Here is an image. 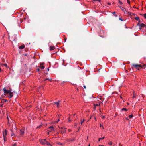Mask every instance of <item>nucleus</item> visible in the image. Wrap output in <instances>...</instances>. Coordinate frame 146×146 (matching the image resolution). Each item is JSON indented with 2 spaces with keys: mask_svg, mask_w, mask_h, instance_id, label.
<instances>
[{
  "mask_svg": "<svg viewBox=\"0 0 146 146\" xmlns=\"http://www.w3.org/2000/svg\"><path fill=\"white\" fill-rule=\"evenodd\" d=\"M59 144H60V145H62V144L61 143H59Z\"/></svg>",
  "mask_w": 146,
  "mask_h": 146,
  "instance_id": "nucleus-46",
  "label": "nucleus"
},
{
  "mask_svg": "<svg viewBox=\"0 0 146 146\" xmlns=\"http://www.w3.org/2000/svg\"><path fill=\"white\" fill-rule=\"evenodd\" d=\"M141 66H139L140 67L145 68L146 66V65L145 64H143V65H140Z\"/></svg>",
  "mask_w": 146,
  "mask_h": 146,
  "instance_id": "nucleus-14",
  "label": "nucleus"
},
{
  "mask_svg": "<svg viewBox=\"0 0 146 146\" xmlns=\"http://www.w3.org/2000/svg\"><path fill=\"white\" fill-rule=\"evenodd\" d=\"M119 3L121 4H122V3L121 1L119 0Z\"/></svg>",
  "mask_w": 146,
  "mask_h": 146,
  "instance_id": "nucleus-30",
  "label": "nucleus"
},
{
  "mask_svg": "<svg viewBox=\"0 0 146 146\" xmlns=\"http://www.w3.org/2000/svg\"><path fill=\"white\" fill-rule=\"evenodd\" d=\"M95 106H99V104H96V105H95Z\"/></svg>",
  "mask_w": 146,
  "mask_h": 146,
  "instance_id": "nucleus-33",
  "label": "nucleus"
},
{
  "mask_svg": "<svg viewBox=\"0 0 146 146\" xmlns=\"http://www.w3.org/2000/svg\"><path fill=\"white\" fill-rule=\"evenodd\" d=\"M46 74H47V73H46Z\"/></svg>",
  "mask_w": 146,
  "mask_h": 146,
  "instance_id": "nucleus-60",
  "label": "nucleus"
},
{
  "mask_svg": "<svg viewBox=\"0 0 146 146\" xmlns=\"http://www.w3.org/2000/svg\"><path fill=\"white\" fill-rule=\"evenodd\" d=\"M129 117L130 118H132L133 117V115L132 114V115H129Z\"/></svg>",
  "mask_w": 146,
  "mask_h": 146,
  "instance_id": "nucleus-26",
  "label": "nucleus"
},
{
  "mask_svg": "<svg viewBox=\"0 0 146 146\" xmlns=\"http://www.w3.org/2000/svg\"><path fill=\"white\" fill-rule=\"evenodd\" d=\"M75 126H76V124H75Z\"/></svg>",
  "mask_w": 146,
  "mask_h": 146,
  "instance_id": "nucleus-58",
  "label": "nucleus"
},
{
  "mask_svg": "<svg viewBox=\"0 0 146 146\" xmlns=\"http://www.w3.org/2000/svg\"><path fill=\"white\" fill-rule=\"evenodd\" d=\"M69 119H70V117H69V118H68V120H69V121H69V122H71V120H70Z\"/></svg>",
  "mask_w": 146,
  "mask_h": 146,
  "instance_id": "nucleus-36",
  "label": "nucleus"
},
{
  "mask_svg": "<svg viewBox=\"0 0 146 146\" xmlns=\"http://www.w3.org/2000/svg\"><path fill=\"white\" fill-rule=\"evenodd\" d=\"M48 128L49 129H50V130H48V134H49V133L50 132H51L54 131V127H53V126H50V127H48Z\"/></svg>",
  "mask_w": 146,
  "mask_h": 146,
  "instance_id": "nucleus-4",
  "label": "nucleus"
},
{
  "mask_svg": "<svg viewBox=\"0 0 146 146\" xmlns=\"http://www.w3.org/2000/svg\"><path fill=\"white\" fill-rule=\"evenodd\" d=\"M13 135H15V134L12 132V133L11 134V136H12Z\"/></svg>",
  "mask_w": 146,
  "mask_h": 146,
  "instance_id": "nucleus-31",
  "label": "nucleus"
},
{
  "mask_svg": "<svg viewBox=\"0 0 146 146\" xmlns=\"http://www.w3.org/2000/svg\"><path fill=\"white\" fill-rule=\"evenodd\" d=\"M9 90H11V88Z\"/></svg>",
  "mask_w": 146,
  "mask_h": 146,
  "instance_id": "nucleus-55",
  "label": "nucleus"
},
{
  "mask_svg": "<svg viewBox=\"0 0 146 146\" xmlns=\"http://www.w3.org/2000/svg\"><path fill=\"white\" fill-rule=\"evenodd\" d=\"M132 66L135 68L137 69L138 70H139V69L138 68V67L141 66L140 65H139L137 64H132Z\"/></svg>",
  "mask_w": 146,
  "mask_h": 146,
  "instance_id": "nucleus-3",
  "label": "nucleus"
},
{
  "mask_svg": "<svg viewBox=\"0 0 146 146\" xmlns=\"http://www.w3.org/2000/svg\"><path fill=\"white\" fill-rule=\"evenodd\" d=\"M140 22H139V23H140Z\"/></svg>",
  "mask_w": 146,
  "mask_h": 146,
  "instance_id": "nucleus-59",
  "label": "nucleus"
},
{
  "mask_svg": "<svg viewBox=\"0 0 146 146\" xmlns=\"http://www.w3.org/2000/svg\"><path fill=\"white\" fill-rule=\"evenodd\" d=\"M108 144H109V145H112V143L111 141H110L108 143Z\"/></svg>",
  "mask_w": 146,
  "mask_h": 146,
  "instance_id": "nucleus-21",
  "label": "nucleus"
},
{
  "mask_svg": "<svg viewBox=\"0 0 146 146\" xmlns=\"http://www.w3.org/2000/svg\"><path fill=\"white\" fill-rule=\"evenodd\" d=\"M37 70L39 72L40 70L38 68V69H37Z\"/></svg>",
  "mask_w": 146,
  "mask_h": 146,
  "instance_id": "nucleus-38",
  "label": "nucleus"
},
{
  "mask_svg": "<svg viewBox=\"0 0 146 146\" xmlns=\"http://www.w3.org/2000/svg\"><path fill=\"white\" fill-rule=\"evenodd\" d=\"M47 70L48 71H49V68H47Z\"/></svg>",
  "mask_w": 146,
  "mask_h": 146,
  "instance_id": "nucleus-45",
  "label": "nucleus"
},
{
  "mask_svg": "<svg viewBox=\"0 0 146 146\" xmlns=\"http://www.w3.org/2000/svg\"><path fill=\"white\" fill-rule=\"evenodd\" d=\"M121 110L122 111H127V110L126 108H123Z\"/></svg>",
  "mask_w": 146,
  "mask_h": 146,
  "instance_id": "nucleus-23",
  "label": "nucleus"
},
{
  "mask_svg": "<svg viewBox=\"0 0 146 146\" xmlns=\"http://www.w3.org/2000/svg\"><path fill=\"white\" fill-rule=\"evenodd\" d=\"M3 105L2 104V105H1V107H3Z\"/></svg>",
  "mask_w": 146,
  "mask_h": 146,
  "instance_id": "nucleus-49",
  "label": "nucleus"
},
{
  "mask_svg": "<svg viewBox=\"0 0 146 146\" xmlns=\"http://www.w3.org/2000/svg\"><path fill=\"white\" fill-rule=\"evenodd\" d=\"M139 27H145L146 25L143 23H141V24L139 25Z\"/></svg>",
  "mask_w": 146,
  "mask_h": 146,
  "instance_id": "nucleus-8",
  "label": "nucleus"
},
{
  "mask_svg": "<svg viewBox=\"0 0 146 146\" xmlns=\"http://www.w3.org/2000/svg\"><path fill=\"white\" fill-rule=\"evenodd\" d=\"M143 16L146 19V13L143 14Z\"/></svg>",
  "mask_w": 146,
  "mask_h": 146,
  "instance_id": "nucleus-28",
  "label": "nucleus"
},
{
  "mask_svg": "<svg viewBox=\"0 0 146 146\" xmlns=\"http://www.w3.org/2000/svg\"><path fill=\"white\" fill-rule=\"evenodd\" d=\"M119 20H121V21H123V20L121 18H119Z\"/></svg>",
  "mask_w": 146,
  "mask_h": 146,
  "instance_id": "nucleus-37",
  "label": "nucleus"
},
{
  "mask_svg": "<svg viewBox=\"0 0 146 146\" xmlns=\"http://www.w3.org/2000/svg\"><path fill=\"white\" fill-rule=\"evenodd\" d=\"M133 98H136V96H134L133 97Z\"/></svg>",
  "mask_w": 146,
  "mask_h": 146,
  "instance_id": "nucleus-41",
  "label": "nucleus"
},
{
  "mask_svg": "<svg viewBox=\"0 0 146 146\" xmlns=\"http://www.w3.org/2000/svg\"><path fill=\"white\" fill-rule=\"evenodd\" d=\"M111 4V3H108V4L109 5H110Z\"/></svg>",
  "mask_w": 146,
  "mask_h": 146,
  "instance_id": "nucleus-44",
  "label": "nucleus"
},
{
  "mask_svg": "<svg viewBox=\"0 0 146 146\" xmlns=\"http://www.w3.org/2000/svg\"><path fill=\"white\" fill-rule=\"evenodd\" d=\"M135 19L136 20H138L139 21V22L140 21V20L139 19V18L138 17H136L135 18Z\"/></svg>",
  "mask_w": 146,
  "mask_h": 146,
  "instance_id": "nucleus-17",
  "label": "nucleus"
},
{
  "mask_svg": "<svg viewBox=\"0 0 146 146\" xmlns=\"http://www.w3.org/2000/svg\"><path fill=\"white\" fill-rule=\"evenodd\" d=\"M105 117V116H103V118H104Z\"/></svg>",
  "mask_w": 146,
  "mask_h": 146,
  "instance_id": "nucleus-61",
  "label": "nucleus"
},
{
  "mask_svg": "<svg viewBox=\"0 0 146 146\" xmlns=\"http://www.w3.org/2000/svg\"><path fill=\"white\" fill-rule=\"evenodd\" d=\"M55 48V47L53 46H51L50 47V50H52Z\"/></svg>",
  "mask_w": 146,
  "mask_h": 146,
  "instance_id": "nucleus-11",
  "label": "nucleus"
},
{
  "mask_svg": "<svg viewBox=\"0 0 146 146\" xmlns=\"http://www.w3.org/2000/svg\"><path fill=\"white\" fill-rule=\"evenodd\" d=\"M4 65L5 66V67H7V64H6V63H5V64H1V65Z\"/></svg>",
  "mask_w": 146,
  "mask_h": 146,
  "instance_id": "nucleus-22",
  "label": "nucleus"
},
{
  "mask_svg": "<svg viewBox=\"0 0 146 146\" xmlns=\"http://www.w3.org/2000/svg\"><path fill=\"white\" fill-rule=\"evenodd\" d=\"M101 0H94V1H98L100 2Z\"/></svg>",
  "mask_w": 146,
  "mask_h": 146,
  "instance_id": "nucleus-39",
  "label": "nucleus"
},
{
  "mask_svg": "<svg viewBox=\"0 0 146 146\" xmlns=\"http://www.w3.org/2000/svg\"><path fill=\"white\" fill-rule=\"evenodd\" d=\"M66 38L65 39V41H66Z\"/></svg>",
  "mask_w": 146,
  "mask_h": 146,
  "instance_id": "nucleus-51",
  "label": "nucleus"
},
{
  "mask_svg": "<svg viewBox=\"0 0 146 146\" xmlns=\"http://www.w3.org/2000/svg\"><path fill=\"white\" fill-rule=\"evenodd\" d=\"M89 146H90V145H89Z\"/></svg>",
  "mask_w": 146,
  "mask_h": 146,
  "instance_id": "nucleus-64",
  "label": "nucleus"
},
{
  "mask_svg": "<svg viewBox=\"0 0 146 146\" xmlns=\"http://www.w3.org/2000/svg\"><path fill=\"white\" fill-rule=\"evenodd\" d=\"M9 96L8 95L7 96L9 98H11L13 96V92L10 91L9 92Z\"/></svg>",
  "mask_w": 146,
  "mask_h": 146,
  "instance_id": "nucleus-6",
  "label": "nucleus"
},
{
  "mask_svg": "<svg viewBox=\"0 0 146 146\" xmlns=\"http://www.w3.org/2000/svg\"><path fill=\"white\" fill-rule=\"evenodd\" d=\"M25 47V45H22L19 47V49H23Z\"/></svg>",
  "mask_w": 146,
  "mask_h": 146,
  "instance_id": "nucleus-9",
  "label": "nucleus"
},
{
  "mask_svg": "<svg viewBox=\"0 0 146 146\" xmlns=\"http://www.w3.org/2000/svg\"><path fill=\"white\" fill-rule=\"evenodd\" d=\"M100 69H99V70H98V71H100Z\"/></svg>",
  "mask_w": 146,
  "mask_h": 146,
  "instance_id": "nucleus-50",
  "label": "nucleus"
},
{
  "mask_svg": "<svg viewBox=\"0 0 146 146\" xmlns=\"http://www.w3.org/2000/svg\"><path fill=\"white\" fill-rule=\"evenodd\" d=\"M60 119H58V120H57V121H56L55 122H56V123H58V122H59V121H60Z\"/></svg>",
  "mask_w": 146,
  "mask_h": 146,
  "instance_id": "nucleus-32",
  "label": "nucleus"
},
{
  "mask_svg": "<svg viewBox=\"0 0 146 146\" xmlns=\"http://www.w3.org/2000/svg\"><path fill=\"white\" fill-rule=\"evenodd\" d=\"M68 131H70V130L69 129L68 130Z\"/></svg>",
  "mask_w": 146,
  "mask_h": 146,
  "instance_id": "nucleus-54",
  "label": "nucleus"
},
{
  "mask_svg": "<svg viewBox=\"0 0 146 146\" xmlns=\"http://www.w3.org/2000/svg\"><path fill=\"white\" fill-rule=\"evenodd\" d=\"M4 137V141L5 142L7 140V137Z\"/></svg>",
  "mask_w": 146,
  "mask_h": 146,
  "instance_id": "nucleus-24",
  "label": "nucleus"
},
{
  "mask_svg": "<svg viewBox=\"0 0 146 146\" xmlns=\"http://www.w3.org/2000/svg\"><path fill=\"white\" fill-rule=\"evenodd\" d=\"M84 121H85V120H84V119H83V120H82V121H81V123H81V124L82 125V124L83 123V122H84Z\"/></svg>",
  "mask_w": 146,
  "mask_h": 146,
  "instance_id": "nucleus-27",
  "label": "nucleus"
},
{
  "mask_svg": "<svg viewBox=\"0 0 146 146\" xmlns=\"http://www.w3.org/2000/svg\"><path fill=\"white\" fill-rule=\"evenodd\" d=\"M139 25H140L139 24V23H138L137 24V25L138 26H139Z\"/></svg>",
  "mask_w": 146,
  "mask_h": 146,
  "instance_id": "nucleus-43",
  "label": "nucleus"
},
{
  "mask_svg": "<svg viewBox=\"0 0 146 146\" xmlns=\"http://www.w3.org/2000/svg\"><path fill=\"white\" fill-rule=\"evenodd\" d=\"M83 87H84V88H85V89L86 88V87L84 85L83 86Z\"/></svg>",
  "mask_w": 146,
  "mask_h": 146,
  "instance_id": "nucleus-40",
  "label": "nucleus"
},
{
  "mask_svg": "<svg viewBox=\"0 0 146 146\" xmlns=\"http://www.w3.org/2000/svg\"><path fill=\"white\" fill-rule=\"evenodd\" d=\"M75 114H74V116H75Z\"/></svg>",
  "mask_w": 146,
  "mask_h": 146,
  "instance_id": "nucleus-56",
  "label": "nucleus"
},
{
  "mask_svg": "<svg viewBox=\"0 0 146 146\" xmlns=\"http://www.w3.org/2000/svg\"><path fill=\"white\" fill-rule=\"evenodd\" d=\"M43 64H44V63H40V68L42 69H44L45 68L44 66L43 65Z\"/></svg>",
  "mask_w": 146,
  "mask_h": 146,
  "instance_id": "nucleus-7",
  "label": "nucleus"
},
{
  "mask_svg": "<svg viewBox=\"0 0 146 146\" xmlns=\"http://www.w3.org/2000/svg\"><path fill=\"white\" fill-rule=\"evenodd\" d=\"M139 29H141V27H140V28H139Z\"/></svg>",
  "mask_w": 146,
  "mask_h": 146,
  "instance_id": "nucleus-47",
  "label": "nucleus"
},
{
  "mask_svg": "<svg viewBox=\"0 0 146 146\" xmlns=\"http://www.w3.org/2000/svg\"><path fill=\"white\" fill-rule=\"evenodd\" d=\"M19 133L20 135H22L23 134L24 132L22 130H20Z\"/></svg>",
  "mask_w": 146,
  "mask_h": 146,
  "instance_id": "nucleus-12",
  "label": "nucleus"
},
{
  "mask_svg": "<svg viewBox=\"0 0 146 146\" xmlns=\"http://www.w3.org/2000/svg\"><path fill=\"white\" fill-rule=\"evenodd\" d=\"M7 118L8 120H9V118L8 117H7Z\"/></svg>",
  "mask_w": 146,
  "mask_h": 146,
  "instance_id": "nucleus-53",
  "label": "nucleus"
},
{
  "mask_svg": "<svg viewBox=\"0 0 146 146\" xmlns=\"http://www.w3.org/2000/svg\"><path fill=\"white\" fill-rule=\"evenodd\" d=\"M52 79V78H50V79H49V78H46L45 79V80H44V82L45 81H46V80H51Z\"/></svg>",
  "mask_w": 146,
  "mask_h": 146,
  "instance_id": "nucleus-19",
  "label": "nucleus"
},
{
  "mask_svg": "<svg viewBox=\"0 0 146 146\" xmlns=\"http://www.w3.org/2000/svg\"><path fill=\"white\" fill-rule=\"evenodd\" d=\"M1 68H0V72H1Z\"/></svg>",
  "mask_w": 146,
  "mask_h": 146,
  "instance_id": "nucleus-52",
  "label": "nucleus"
},
{
  "mask_svg": "<svg viewBox=\"0 0 146 146\" xmlns=\"http://www.w3.org/2000/svg\"><path fill=\"white\" fill-rule=\"evenodd\" d=\"M100 127H101V124H100Z\"/></svg>",
  "mask_w": 146,
  "mask_h": 146,
  "instance_id": "nucleus-62",
  "label": "nucleus"
},
{
  "mask_svg": "<svg viewBox=\"0 0 146 146\" xmlns=\"http://www.w3.org/2000/svg\"><path fill=\"white\" fill-rule=\"evenodd\" d=\"M41 125H40V126H37V128H40V127H41Z\"/></svg>",
  "mask_w": 146,
  "mask_h": 146,
  "instance_id": "nucleus-34",
  "label": "nucleus"
},
{
  "mask_svg": "<svg viewBox=\"0 0 146 146\" xmlns=\"http://www.w3.org/2000/svg\"><path fill=\"white\" fill-rule=\"evenodd\" d=\"M99 146H104L103 145H99Z\"/></svg>",
  "mask_w": 146,
  "mask_h": 146,
  "instance_id": "nucleus-57",
  "label": "nucleus"
},
{
  "mask_svg": "<svg viewBox=\"0 0 146 146\" xmlns=\"http://www.w3.org/2000/svg\"><path fill=\"white\" fill-rule=\"evenodd\" d=\"M119 7L121 8V9L123 11H124V8H123V7H121V6H119Z\"/></svg>",
  "mask_w": 146,
  "mask_h": 146,
  "instance_id": "nucleus-25",
  "label": "nucleus"
},
{
  "mask_svg": "<svg viewBox=\"0 0 146 146\" xmlns=\"http://www.w3.org/2000/svg\"><path fill=\"white\" fill-rule=\"evenodd\" d=\"M75 140V139L74 138H73L72 139H70L69 141H74Z\"/></svg>",
  "mask_w": 146,
  "mask_h": 146,
  "instance_id": "nucleus-16",
  "label": "nucleus"
},
{
  "mask_svg": "<svg viewBox=\"0 0 146 146\" xmlns=\"http://www.w3.org/2000/svg\"><path fill=\"white\" fill-rule=\"evenodd\" d=\"M145 65H146V64H145Z\"/></svg>",
  "mask_w": 146,
  "mask_h": 146,
  "instance_id": "nucleus-63",
  "label": "nucleus"
},
{
  "mask_svg": "<svg viewBox=\"0 0 146 146\" xmlns=\"http://www.w3.org/2000/svg\"><path fill=\"white\" fill-rule=\"evenodd\" d=\"M127 2L129 4H130V1L129 0H127Z\"/></svg>",
  "mask_w": 146,
  "mask_h": 146,
  "instance_id": "nucleus-29",
  "label": "nucleus"
},
{
  "mask_svg": "<svg viewBox=\"0 0 146 146\" xmlns=\"http://www.w3.org/2000/svg\"><path fill=\"white\" fill-rule=\"evenodd\" d=\"M3 137H6L7 135V130L6 129H5L4 131H3Z\"/></svg>",
  "mask_w": 146,
  "mask_h": 146,
  "instance_id": "nucleus-5",
  "label": "nucleus"
},
{
  "mask_svg": "<svg viewBox=\"0 0 146 146\" xmlns=\"http://www.w3.org/2000/svg\"><path fill=\"white\" fill-rule=\"evenodd\" d=\"M66 128H64L63 130L61 131V133L63 134V133H66Z\"/></svg>",
  "mask_w": 146,
  "mask_h": 146,
  "instance_id": "nucleus-10",
  "label": "nucleus"
},
{
  "mask_svg": "<svg viewBox=\"0 0 146 146\" xmlns=\"http://www.w3.org/2000/svg\"><path fill=\"white\" fill-rule=\"evenodd\" d=\"M113 14H115V12H114L113 13Z\"/></svg>",
  "mask_w": 146,
  "mask_h": 146,
  "instance_id": "nucleus-48",
  "label": "nucleus"
},
{
  "mask_svg": "<svg viewBox=\"0 0 146 146\" xmlns=\"http://www.w3.org/2000/svg\"><path fill=\"white\" fill-rule=\"evenodd\" d=\"M105 138V137H103L102 138H99V140H98V141H100V140L101 139H104V138Z\"/></svg>",
  "mask_w": 146,
  "mask_h": 146,
  "instance_id": "nucleus-20",
  "label": "nucleus"
},
{
  "mask_svg": "<svg viewBox=\"0 0 146 146\" xmlns=\"http://www.w3.org/2000/svg\"><path fill=\"white\" fill-rule=\"evenodd\" d=\"M127 13H128V14L129 15H135V14H134V13H131V12H128Z\"/></svg>",
  "mask_w": 146,
  "mask_h": 146,
  "instance_id": "nucleus-15",
  "label": "nucleus"
},
{
  "mask_svg": "<svg viewBox=\"0 0 146 146\" xmlns=\"http://www.w3.org/2000/svg\"><path fill=\"white\" fill-rule=\"evenodd\" d=\"M60 101H58L57 102H56L54 103L55 104L57 105V107H59V102Z\"/></svg>",
  "mask_w": 146,
  "mask_h": 146,
  "instance_id": "nucleus-13",
  "label": "nucleus"
},
{
  "mask_svg": "<svg viewBox=\"0 0 146 146\" xmlns=\"http://www.w3.org/2000/svg\"><path fill=\"white\" fill-rule=\"evenodd\" d=\"M7 101H8V100L6 99H3L2 101V102H6Z\"/></svg>",
  "mask_w": 146,
  "mask_h": 146,
  "instance_id": "nucleus-18",
  "label": "nucleus"
},
{
  "mask_svg": "<svg viewBox=\"0 0 146 146\" xmlns=\"http://www.w3.org/2000/svg\"><path fill=\"white\" fill-rule=\"evenodd\" d=\"M140 15H141V16H143V14H140Z\"/></svg>",
  "mask_w": 146,
  "mask_h": 146,
  "instance_id": "nucleus-42",
  "label": "nucleus"
},
{
  "mask_svg": "<svg viewBox=\"0 0 146 146\" xmlns=\"http://www.w3.org/2000/svg\"><path fill=\"white\" fill-rule=\"evenodd\" d=\"M39 141L40 142V143L42 145H50L51 146H52L50 143L46 141V139H40L39 140Z\"/></svg>",
  "mask_w": 146,
  "mask_h": 146,
  "instance_id": "nucleus-1",
  "label": "nucleus"
},
{
  "mask_svg": "<svg viewBox=\"0 0 146 146\" xmlns=\"http://www.w3.org/2000/svg\"><path fill=\"white\" fill-rule=\"evenodd\" d=\"M12 146H16V144H14V145H13Z\"/></svg>",
  "mask_w": 146,
  "mask_h": 146,
  "instance_id": "nucleus-35",
  "label": "nucleus"
},
{
  "mask_svg": "<svg viewBox=\"0 0 146 146\" xmlns=\"http://www.w3.org/2000/svg\"><path fill=\"white\" fill-rule=\"evenodd\" d=\"M3 90L4 92V94L5 95H6V94L9 93L11 91L10 90H7L5 88H4L3 89Z\"/></svg>",
  "mask_w": 146,
  "mask_h": 146,
  "instance_id": "nucleus-2",
  "label": "nucleus"
}]
</instances>
